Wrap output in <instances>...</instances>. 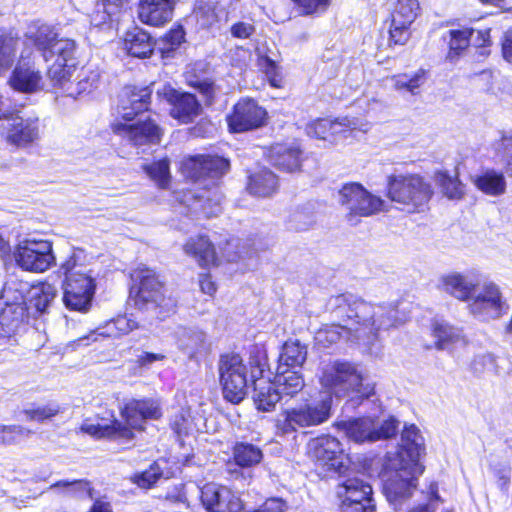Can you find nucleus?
<instances>
[{
	"label": "nucleus",
	"mask_w": 512,
	"mask_h": 512,
	"mask_svg": "<svg viewBox=\"0 0 512 512\" xmlns=\"http://www.w3.org/2000/svg\"><path fill=\"white\" fill-rule=\"evenodd\" d=\"M254 31V26L247 22H237L230 28L231 35L239 39L249 38L254 33Z\"/></svg>",
	"instance_id": "61"
},
{
	"label": "nucleus",
	"mask_w": 512,
	"mask_h": 512,
	"mask_svg": "<svg viewBox=\"0 0 512 512\" xmlns=\"http://www.w3.org/2000/svg\"><path fill=\"white\" fill-rule=\"evenodd\" d=\"M201 500L208 512H240L242 502L229 488L216 484L205 485Z\"/></svg>",
	"instance_id": "24"
},
{
	"label": "nucleus",
	"mask_w": 512,
	"mask_h": 512,
	"mask_svg": "<svg viewBox=\"0 0 512 512\" xmlns=\"http://www.w3.org/2000/svg\"><path fill=\"white\" fill-rule=\"evenodd\" d=\"M112 128L116 134L136 147L158 144L161 138L160 127L151 119L138 120L130 124L117 122Z\"/></svg>",
	"instance_id": "23"
},
{
	"label": "nucleus",
	"mask_w": 512,
	"mask_h": 512,
	"mask_svg": "<svg viewBox=\"0 0 512 512\" xmlns=\"http://www.w3.org/2000/svg\"><path fill=\"white\" fill-rule=\"evenodd\" d=\"M159 476L160 475L156 473L153 469L147 470L137 476L136 483L141 488H150L153 484L157 482Z\"/></svg>",
	"instance_id": "62"
},
{
	"label": "nucleus",
	"mask_w": 512,
	"mask_h": 512,
	"mask_svg": "<svg viewBox=\"0 0 512 512\" xmlns=\"http://www.w3.org/2000/svg\"><path fill=\"white\" fill-rule=\"evenodd\" d=\"M266 75L269 79L270 84L273 87H280L281 85V76L278 72V68L276 66V63L270 59L266 60V67H265Z\"/></svg>",
	"instance_id": "63"
},
{
	"label": "nucleus",
	"mask_w": 512,
	"mask_h": 512,
	"mask_svg": "<svg viewBox=\"0 0 512 512\" xmlns=\"http://www.w3.org/2000/svg\"><path fill=\"white\" fill-rule=\"evenodd\" d=\"M363 372L357 365L348 361H333L325 364L321 370L320 384L332 397H346L356 393L368 398L374 393V385L366 383Z\"/></svg>",
	"instance_id": "5"
},
{
	"label": "nucleus",
	"mask_w": 512,
	"mask_h": 512,
	"mask_svg": "<svg viewBox=\"0 0 512 512\" xmlns=\"http://www.w3.org/2000/svg\"><path fill=\"white\" fill-rule=\"evenodd\" d=\"M184 251L203 267L214 264L216 261L215 248L205 235L190 237L184 245Z\"/></svg>",
	"instance_id": "32"
},
{
	"label": "nucleus",
	"mask_w": 512,
	"mask_h": 512,
	"mask_svg": "<svg viewBox=\"0 0 512 512\" xmlns=\"http://www.w3.org/2000/svg\"><path fill=\"white\" fill-rule=\"evenodd\" d=\"M24 37L25 44L33 45L46 62L52 60L55 55L68 57L77 51V45L73 39L59 38L55 26L41 21L29 24Z\"/></svg>",
	"instance_id": "10"
},
{
	"label": "nucleus",
	"mask_w": 512,
	"mask_h": 512,
	"mask_svg": "<svg viewBox=\"0 0 512 512\" xmlns=\"http://www.w3.org/2000/svg\"><path fill=\"white\" fill-rule=\"evenodd\" d=\"M59 411V405L49 403L47 405L25 409L23 413L28 421L43 422L57 415Z\"/></svg>",
	"instance_id": "51"
},
{
	"label": "nucleus",
	"mask_w": 512,
	"mask_h": 512,
	"mask_svg": "<svg viewBox=\"0 0 512 512\" xmlns=\"http://www.w3.org/2000/svg\"><path fill=\"white\" fill-rule=\"evenodd\" d=\"M81 250H72L68 258L60 264V271L67 277L79 271L87 272L86 267L79 264L81 258Z\"/></svg>",
	"instance_id": "56"
},
{
	"label": "nucleus",
	"mask_w": 512,
	"mask_h": 512,
	"mask_svg": "<svg viewBox=\"0 0 512 512\" xmlns=\"http://www.w3.org/2000/svg\"><path fill=\"white\" fill-rule=\"evenodd\" d=\"M143 169L159 187H166L170 179L169 161L167 159L146 164L143 166Z\"/></svg>",
	"instance_id": "49"
},
{
	"label": "nucleus",
	"mask_w": 512,
	"mask_h": 512,
	"mask_svg": "<svg viewBox=\"0 0 512 512\" xmlns=\"http://www.w3.org/2000/svg\"><path fill=\"white\" fill-rule=\"evenodd\" d=\"M337 201L345 211V219L355 225L362 217H370L385 209V201L358 182H348L337 192Z\"/></svg>",
	"instance_id": "7"
},
{
	"label": "nucleus",
	"mask_w": 512,
	"mask_h": 512,
	"mask_svg": "<svg viewBox=\"0 0 512 512\" xmlns=\"http://www.w3.org/2000/svg\"><path fill=\"white\" fill-rule=\"evenodd\" d=\"M278 188L277 176L268 169H261L249 178L248 190L257 197H269Z\"/></svg>",
	"instance_id": "36"
},
{
	"label": "nucleus",
	"mask_w": 512,
	"mask_h": 512,
	"mask_svg": "<svg viewBox=\"0 0 512 512\" xmlns=\"http://www.w3.org/2000/svg\"><path fill=\"white\" fill-rule=\"evenodd\" d=\"M332 0H297L302 12L306 15L322 13L327 10Z\"/></svg>",
	"instance_id": "59"
},
{
	"label": "nucleus",
	"mask_w": 512,
	"mask_h": 512,
	"mask_svg": "<svg viewBox=\"0 0 512 512\" xmlns=\"http://www.w3.org/2000/svg\"><path fill=\"white\" fill-rule=\"evenodd\" d=\"M18 39L11 35L0 36V74L6 72L14 63Z\"/></svg>",
	"instance_id": "47"
},
{
	"label": "nucleus",
	"mask_w": 512,
	"mask_h": 512,
	"mask_svg": "<svg viewBox=\"0 0 512 512\" xmlns=\"http://www.w3.org/2000/svg\"><path fill=\"white\" fill-rule=\"evenodd\" d=\"M190 20L201 29H207L217 22L215 5L208 1L199 0L195 3Z\"/></svg>",
	"instance_id": "43"
},
{
	"label": "nucleus",
	"mask_w": 512,
	"mask_h": 512,
	"mask_svg": "<svg viewBox=\"0 0 512 512\" xmlns=\"http://www.w3.org/2000/svg\"><path fill=\"white\" fill-rule=\"evenodd\" d=\"M307 359V347L298 340H288L282 347L277 369L301 368Z\"/></svg>",
	"instance_id": "34"
},
{
	"label": "nucleus",
	"mask_w": 512,
	"mask_h": 512,
	"mask_svg": "<svg viewBox=\"0 0 512 512\" xmlns=\"http://www.w3.org/2000/svg\"><path fill=\"white\" fill-rule=\"evenodd\" d=\"M32 54L30 49H23L9 77L8 84L15 91L31 94L40 91L43 87V76L31 60Z\"/></svg>",
	"instance_id": "18"
},
{
	"label": "nucleus",
	"mask_w": 512,
	"mask_h": 512,
	"mask_svg": "<svg viewBox=\"0 0 512 512\" xmlns=\"http://www.w3.org/2000/svg\"><path fill=\"white\" fill-rule=\"evenodd\" d=\"M337 497L346 500L347 498L355 501H374L372 498V487L369 483L360 478H349L337 487Z\"/></svg>",
	"instance_id": "37"
},
{
	"label": "nucleus",
	"mask_w": 512,
	"mask_h": 512,
	"mask_svg": "<svg viewBox=\"0 0 512 512\" xmlns=\"http://www.w3.org/2000/svg\"><path fill=\"white\" fill-rule=\"evenodd\" d=\"M138 323L132 318V316H118L115 319L107 322L103 327H99L96 333L104 337H120L126 335L137 329Z\"/></svg>",
	"instance_id": "42"
},
{
	"label": "nucleus",
	"mask_w": 512,
	"mask_h": 512,
	"mask_svg": "<svg viewBox=\"0 0 512 512\" xmlns=\"http://www.w3.org/2000/svg\"><path fill=\"white\" fill-rule=\"evenodd\" d=\"M332 313L338 324L325 325L315 334V341L328 347L345 336L348 340L364 345L372 344L378 331L388 329L398 322L394 305H372L351 294H341L330 299Z\"/></svg>",
	"instance_id": "1"
},
{
	"label": "nucleus",
	"mask_w": 512,
	"mask_h": 512,
	"mask_svg": "<svg viewBox=\"0 0 512 512\" xmlns=\"http://www.w3.org/2000/svg\"><path fill=\"white\" fill-rule=\"evenodd\" d=\"M368 124L360 123L357 119H350L348 117L339 118L336 120L317 119L312 121L306 126V132L311 137L318 139H327L328 135L351 134L355 130L362 132L367 131Z\"/></svg>",
	"instance_id": "25"
},
{
	"label": "nucleus",
	"mask_w": 512,
	"mask_h": 512,
	"mask_svg": "<svg viewBox=\"0 0 512 512\" xmlns=\"http://www.w3.org/2000/svg\"><path fill=\"white\" fill-rule=\"evenodd\" d=\"M399 422L391 417L382 423L370 418H358L342 421L338 426L347 437L356 443L375 442L388 439L397 434Z\"/></svg>",
	"instance_id": "14"
},
{
	"label": "nucleus",
	"mask_w": 512,
	"mask_h": 512,
	"mask_svg": "<svg viewBox=\"0 0 512 512\" xmlns=\"http://www.w3.org/2000/svg\"><path fill=\"white\" fill-rule=\"evenodd\" d=\"M219 379L224 398L239 403L247 391V369L238 354H226L218 363Z\"/></svg>",
	"instance_id": "13"
},
{
	"label": "nucleus",
	"mask_w": 512,
	"mask_h": 512,
	"mask_svg": "<svg viewBox=\"0 0 512 512\" xmlns=\"http://www.w3.org/2000/svg\"><path fill=\"white\" fill-rule=\"evenodd\" d=\"M469 311L481 320L499 318L504 302L499 287L493 282L484 283L469 299Z\"/></svg>",
	"instance_id": "17"
},
{
	"label": "nucleus",
	"mask_w": 512,
	"mask_h": 512,
	"mask_svg": "<svg viewBox=\"0 0 512 512\" xmlns=\"http://www.w3.org/2000/svg\"><path fill=\"white\" fill-rule=\"evenodd\" d=\"M56 288L49 283H42L33 292L34 306L37 311L43 313L49 307L56 296Z\"/></svg>",
	"instance_id": "50"
},
{
	"label": "nucleus",
	"mask_w": 512,
	"mask_h": 512,
	"mask_svg": "<svg viewBox=\"0 0 512 512\" xmlns=\"http://www.w3.org/2000/svg\"><path fill=\"white\" fill-rule=\"evenodd\" d=\"M122 417L126 425L114 419L111 424L105 422L94 423L86 420L81 425V431L96 438H113L117 440H131L134 437L133 429L142 430L146 419L160 417L158 404L153 400L132 399L122 409Z\"/></svg>",
	"instance_id": "4"
},
{
	"label": "nucleus",
	"mask_w": 512,
	"mask_h": 512,
	"mask_svg": "<svg viewBox=\"0 0 512 512\" xmlns=\"http://www.w3.org/2000/svg\"><path fill=\"white\" fill-rule=\"evenodd\" d=\"M449 53L448 58L453 60L463 50H465L470 44V38L474 35V29L463 28V29H452L449 31Z\"/></svg>",
	"instance_id": "46"
},
{
	"label": "nucleus",
	"mask_w": 512,
	"mask_h": 512,
	"mask_svg": "<svg viewBox=\"0 0 512 512\" xmlns=\"http://www.w3.org/2000/svg\"><path fill=\"white\" fill-rule=\"evenodd\" d=\"M124 44L127 52L131 56L138 58L149 57L154 49L150 35L138 27L126 33Z\"/></svg>",
	"instance_id": "33"
},
{
	"label": "nucleus",
	"mask_w": 512,
	"mask_h": 512,
	"mask_svg": "<svg viewBox=\"0 0 512 512\" xmlns=\"http://www.w3.org/2000/svg\"><path fill=\"white\" fill-rule=\"evenodd\" d=\"M14 255L15 261L21 269L35 273L47 271L56 261L53 243L35 237L20 241Z\"/></svg>",
	"instance_id": "11"
},
{
	"label": "nucleus",
	"mask_w": 512,
	"mask_h": 512,
	"mask_svg": "<svg viewBox=\"0 0 512 512\" xmlns=\"http://www.w3.org/2000/svg\"><path fill=\"white\" fill-rule=\"evenodd\" d=\"M442 289L461 301H469L473 292L479 287L478 275L475 272H452L440 278Z\"/></svg>",
	"instance_id": "27"
},
{
	"label": "nucleus",
	"mask_w": 512,
	"mask_h": 512,
	"mask_svg": "<svg viewBox=\"0 0 512 512\" xmlns=\"http://www.w3.org/2000/svg\"><path fill=\"white\" fill-rule=\"evenodd\" d=\"M493 149L506 173L512 176V131L503 133L500 139L493 143Z\"/></svg>",
	"instance_id": "45"
},
{
	"label": "nucleus",
	"mask_w": 512,
	"mask_h": 512,
	"mask_svg": "<svg viewBox=\"0 0 512 512\" xmlns=\"http://www.w3.org/2000/svg\"><path fill=\"white\" fill-rule=\"evenodd\" d=\"M2 105L0 96V134L8 143L24 147L40 138L41 125L36 113L26 109L6 113L2 112Z\"/></svg>",
	"instance_id": "9"
},
{
	"label": "nucleus",
	"mask_w": 512,
	"mask_h": 512,
	"mask_svg": "<svg viewBox=\"0 0 512 512\" xmlns=\"http://www.w3.org/2000/svg\"><path fill=\"white\" fill-rule=\"evenodd\" d=\"M172 429L180 437L189 434L191 431V420L188 411L181 410L173 417Z\"/></svg>",
	"instance_id": "58"
},
{
	"label": "nucleus",
	"mask_w": 512,
	"mask_h": 512,
	"mask_svg": "<svg viewBox=\"0 0 512 512\" xmlns=\"http://www.w3.org/2000/svg\"><path fill=\"white\" fill-rule=\"evenodd\" d=\"M475 186L483 193L498 196L505 192L506 181L502 173L487 171L473 178Z\"/></svg>",
	"instance_id": "41"
},
{
	"label": "nucleus",
	"mask_w": 512,
	"mask_h": 512,
	"mask_svg": "<svg viewBox=\"0 0 512 512\" xmlns=\"http://www.w3.org/2000/svg\"><path fill=\"white\" fill-rule=\"evenodd\" d=\"M100 79V74L97 70L90 67L82 68L77 75V81L71 82L66 88V94L70 97L76 98L77 96L90 92L93 88L97 87Z\"/></svg>",
	"instance_id": "40"
},
{
	"label": "nucleus",
	"mask_w": 512,
	"mask_h": 512,
	"mask_svg": "<svg viewBox=\"0 0 512 512\" xmlns=\"http://www.w3.org/2000/svg\"><path fill=\"white\" fill-rule=\"evenodd\" d=\"M418 10V0H397L391 13L389 29L391 43L404 45L408 41L409 27L416 19Z\"/></svg>",
	"instance_id": "22"
},
{
	"label": "nucleus",
	"mask_w": 512,
	"mask_h": 512,
	"mask_svg": "<svg viewBox=\"0 0 512 512\" xmlns=\"http://www.w3.org/2000/svg\"><path fill=\"white\" fill-rule=\"evenodd\" d=\"M426 70L419 69L414 74H401L394 77V86L396 89H406L411 94L418 93L419 88L426 82Z\"/></svg>",
	"instance_id": "48"
},
{
	"label": "nucleus",
	"mask_w": 512,
	"mask_h": 512,
	"mask_svg": "<svg viewBox=\"0 0 512 512\" xmlns=\"http://www.w3.org/2000/svg\"><path fill=\"white\" fill-rule=\"evenodd\" d=\"M178 348L191 360L205 351V334L194 328H179L176 332Z\"/></svg>",
	"instance_id": "31"
},
{
	"label": "nucleus",
	"mask_w": 512,
	"mask_h": 512,
	"mask_svg": "<svg viewBox=\"0 0 512 512\" xmlns=\"http://www.w3.org/2000/svg\"><path fill=\"white\" fill-rule=\"evenodd\" d=\"M76 52L68 57L55 55L54 63L48 69V77L55 86L61 87L66 93V88L71 84V78L76 67Z\"/></svg>",
	"instance_id": "30"
},
{
	"label": "nucleus",
	"mask_w": 512,
	"mask_h": 512,
	"mask_svg": "<svg viewBox=\"0 0 512 512\" xmlns=\"http://www.w3.org/2000/svg\"><path fill=\"white\" fill-rule=\"evenodd\" d=\"M314 223L312 216H307L303 211H296L291 215L290 227L296 230H305Z\"/></svg>",
	"instance_id": "60"
},
{
	"label": "nucleus",
	"mask_w": 512,
	"mask_h": 512,
	"mask_svg": "<svg viewBox=\"0 0 512 512\" xmlns=\"http://www.w3.org/2000/svg\"><path fill=\"white\" fill-rule=\"evenodd\" d=\"M25 311L23 284L15 281L6 283L0 296V323L8 327L7 333L17 328Z\"/></svg>",
	"instance_id": "16"
},
{
	"label": "nucleus",
	"mask_w": 512,
	"mask_h": 512,
	"mask_svg": "<svg viewBox=\"0 0 512 512\" xmlns=\"http://www.w3.org/2000/svg\"><path fill=\"white\" fill-rule=\"evenodd\" d=\"M277 390L281 395L294 397L305 386L302 374L299 371L277 369L274 382Z\"/></svg>",
	"instance_id": "38"
},
{
	"label": "nucleus",
	"mask_w": 512,
	"mask_h": 512,
	"mask_svg": "<svg viewBox=\"0 0 512 512\" xmlns=\"http://www.w3.org/2000/svg\"><path fill=\"white\" fill-rule=\"evenodd\" d=\"M55 487H65L71 494L78 497L87 495L91 499L93 498V490L87 480L59 481L53 484L51 489Z\"/></svg>",
	"instance_id": "55"
},
{
	"label": "nucleus",
	"mask_w": 512,
	"mask_h": 512,
	"mask_svg": "<svg viewBox=\"0 0 512 512\" xmlns=\"http://www.w3.org/2000/svg\"><path fill=\"white\" fill-rule=\"evenodd\" d=\"M308 456L326 470L340 471L343 467V449L334 437L321 436L311 439L307 445Z\"/></svg>",
	"instance_id": "20"
},
{
	"label": "nucleus",
	"mask_w": 512,
	"mask_h": 512,
	"mask_svg": "<svg viewBox=\"0 0 512 512\" xmlns=\"http://www.w3.org/2000/svg\"><path fill=\"white\" fill-rule=\"evenodd\" d=\"M156 93L171 104L170 115L181 123H190L200 114L201 104L191 93L179 92L167 84L158 88Z\"/></svg>",
	"instance_id": "21"
},
{
	"label": "nucleus",
	"mask_w": 512,
	"mask_h": 512,
	"mask_svg": "<svg viewBox=\"0 0 512 512\" xmlns=\"http://www.w3.org/2000/svg\"><path fill=\"white\" fill-rule=\"evenodd\" d=\"M152 90L150 87L137 88L126 86L121 94L118 114L125 121H132L140 113L148 109Z\"/></svg>",
	"instance_id": "26"
},
{
	"label": "nucleus",
	"mask_w": 512,
	"mask_h": 512,
	"mask_svg": "<svg viewBox=\"0 0 512 512\" xmlns=\"http://www.w3.org/2000/svg\"><path fill=\"white\" fill-rule=\"evenodd\" d=\"M437 182L440 185L442 192L450 199H459L463 195V187L461 183L447 173H439L437 175Z\"/></svg>",
	"instance_id": "53"
},
{
	"label": "nucleus",
	"mask_w": 512,
	"mask_h": 512,
	"mask_svg": "<svg viewBox=\"0 0 512 512\" xmlns=\"http://www.w3.org/2000/svg\"><path fill=\"white\" fill-rule=\"evenodd\" d=\"M229 167V160L212 155L191 156L182 162L184 176L201 187L184 194L183 201L192 212L213 217L222 211L223 195L217 187V180L227 173Z\"/></svg>",
	"instance_id": "3"
},
{
	"label": "nucleus",
	"mask_w": 512,
	"mask_h": 512,
	"mask_svg": "<svg viewBox=\"0 0 512 512\" xmlns=\"http://www.w3.org/2000/svg\"><path fill=\"white\" fill-rule=\"evenodd\" d=\"M433 335L436 339L437 349H446L450 343L457 342L461 338V331L445 321H435Z\"/></svg>",
	"instance_id": "44"
},
{
	"label": "nucleus",
	"mask_w": 512,
	"mask_h": 512,
	"mask_svg": "<svg viewBox=\"0 0 512 512\" xmlns=\"http://www.w3.org/2000/svg\"><path fill=\"white\" fill-rule=\"evenodd\" d=\"M424 450V439L419 429L410 425L402 431L398 449L386 454L384 467L394 475L385 479L383 489L387 500L394 506L409 498L416 487L417 478L424 471L420 463Z\"/></svg>",
	"instance_id": "2"
},
{
	"label": "nucleus",
	"mask_w": 512,
	"mask_h": 512,
	"mask_svg": "<svg viewBox=\"0 0 512 512\" xmlns=\"http://www.w3.org/2000/svg\"><path fill=\"white\" fill-rule=\"evenodd\" d=\"M264 512H284L286 503L279 498H271L260 507Z\"/></svg>",
	"instance_id": "64"
},
{
	"label": "nucleus",
	"mask_w": 512,
	"mask_h": 512,
	"mask_svg": "<svg viewBox=\"0 0 512 512\" xmlns=\"http://www.w3.org/2000/svg\"><path fill=\"white\" fill-rule=\"evenodd\" d=\"M233 458L238 466L249 468L262 461L263 452L260 447L252 443L237 442L233 447Z\"/></svg>",
	"instance_id": "39"
},
{
	"label": "nucleus",
	"mask_w": 512,
	"mask_h": 512,
	"mask_svg": "<svg viewBox=\"0 0 512 512\" xmlns=\"http://www.w3.org/2000/svg\"><path fill=\"white\" fill-rule=\"evenodd\" d=\"M332 397L325 395L320 400L303 403L282 412L276 427L282 434H289L300 428L320 425L331 417Z\"/></svg>",
	"instance_id": "8"
},
{
	"label": "nucleus",
	"mask_w": 512,
	"mask_h": 512,
	"mask_svg": "<svg viewBox=\"0 0 512 512\" xmlns=\"http://www.w3.org/2000/svg\"><path fill=\"white\" fill-rule=\"evenodd\" d=\"M139 286L135 295V304L139 309L154 310L159 308L169 312L175 306L174 300L165 294L163 283L157 273L149 268L135 273Z\"/></svg>",
	"instance_id": "12"
},
{
	"label": "nucleus",
	"mask_w": 512,
	"mask_h": 512,
	"mask_svg": "<svg viewBox=\"0 0 512 512\" xmlns=\"http://www.w3.org/2000/svg\"><path fill=\"white\" fill-rule=\"evenodd\" d=\"M301 150L296 144H276L273 145L268 154L269 162L276 168L294 172L300 168Z\"/></svg>",
	"instance_id": "29"
},
{
	"label": "nucleus",
	"mask_w": 512,
	"mask_h": 512,
	"mask_svg": "<svg viewBox=\"0 0 512 512\" xmlns=\"http://www.w3.org/2000/svg\"><path fill=\"white\" fill-rule=\"evenodd\" d=\"M185 32L181 26L171 29L159 42L160 50L163 54L177 49L184 41Z\"/></svg>",
	"instance_id": "54"
},
{
	"label": "nucleus",
	"mask_w": 512,
	"mask_h": 512,
	"mask_svg": "<svg viewBox=\"0 0 512 512\" xmlns=\"http://www.w3.org/2000/svg\"><path fill=\"white\" fill-rule=\"evenodd\" d=\"M31 431L20 425H1L0 443L5 445L16 444L20 439L26 438Z\"/></svg>",
	"instance_id": "52"
},
{
	"label": "nucleus",
	"mask_w": 512,
	"mask_h": 512,
	"mask_svg": "<svg viewBox=\"0 0 512 512\" xmlns=\"http://www.w3.org/2000/svg\"><path fill=\"white\" fill-rule=\"evenodd\" d=\"M266 114V110L255 100L242 98L234 105L232 113L227 116L229 130L240 133L256 129L264 124Z\"/></svg>",
	"instance_id": "19"
},
{
	"label": "nucleus",
	"mask_w": 512,
	"mask_h": 512,
	"mask_svg": "<svg viewBox=\"0 0 512 512\" xmlns=\"http://www.w3.org/2000/svg\"><path fill=\"white\" fill-rule=\"evenodd\" d=\"M94 291L95 284L92 276L87 272L79 271L67 277L63 302L70 310L86 312L91 306Z\"/></svg>",
	"instance_id": "15"
},
{
	"label": "nucleus",
	"mask_w": 512,
	"mask_h": 512,
	"mask_svg": "<svg viewBox=\"0 0 512 512\" xmlns=\"http://www.w3.org/2000/svg\"><path fill=\"white\" fill-rule=\"evenodd\" d=\"M340 512H375L374 501H355V499L347 498L346 500L339 499Z\"/></svg>",
	"instance_id": "57"
},
{
	"label": "nucleus",
	"mask_w": 512,
	"mask_h": 512,
	"mask_svg": "<svg viewBox=\"0 0 512 512\" xmlns=\"http://www.w3.org/2000/svg\"><path fill=\"white\" fill-rule=\"evenodd\" d=\"M176 0H140L138 18L150 26H163L172 20Z\"/></svg>",
	"instance_id": "28"
},
{
	"label": "nucleus",
	"mask_w": 512,
	"mask_h": 512,
	"mask_svg": "<svg viewBox=\"0 0 512 512\" xmlns=\"http://www.w3.org/2000/svg\"><path fill=\"white\" fill-rule=\"evenodd\" d=\"M253 400L260 411H271L275 408L281 396L274 383L257 379L254 380Z\"/></svg>",
	"instance_id": "35"
},
{
	"label": "nucleus",
	"mask_w": 512,
	"mask_h": 512,
	"mask_svg": "<svg viewBox=\"0 0 512 512\" xmlns=\"http://www.w3.org/2000/svg\"><path fill=\"white\" fill-rule=\"evenodd\" d=\"M431 195L430 185L417 174H397L387 178V197L408 212L423 207Z\"/></svg>",
	"instance_id": "6"
}]
</instances>
